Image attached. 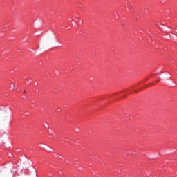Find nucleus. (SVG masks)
Wrapping results in <instances>:
<instances>
[{"mask_svg": "<svg viewBox=\"0 0 177 177\" xmlns=\"http://www.w3.org/2000/svg\"><path fill=\"white\" fill-rule=\"evenodd\" d=\"M24 93H26V90H24Z\"/></svg>", "mask_w": 177, "mask_h": 177, "instance_id": "1", "label": "nucleus"}]
</instances>
